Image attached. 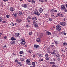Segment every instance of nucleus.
<instances>
[{"mask_svg": "<svg viewBox=\"0 0 67 67\" xmlns=\"http://www.w3.org/2000/svg\"><path fill=\"white\" fill-rule=\"evenodd\" d=\"M61 10H63L65 12H67V10L65 8V6L64 5H62L61 7Z\"/></svg>", "mask_w": 67, "mask_h": 67, "instance_id": "obj_1", "label": "nucleus"}, {"mask_svg": "<svg viewBox=\"0 0 67 67\" xmlns=\"http://www.w3.org/2000/svg\"><path fill=\"white\" fill-rule=\"evenodd\" d=\"M61 27H62V26L58 25L56 26V29L57 31H60L61 30Z\"/></svg>", "mask_w": 67, "mask_h": 67, "instance_id": "obj_2", "label": "nucleus"}, {"mask_svg": "<svg viewBox=\"0 0 67 67\" xmlns=\"http://www.w3.org/2000/svg\"><path fill=\"white\" fill-rule=\"evenodd\" d=\"M34 14L36 15H38L39 16L40 15V13L38 12L37 10L35 11L34 12Z\"/></svg>", "mask_w": 67, "mask_h": 67, "instance_id": "obj_3", "label": "nucleus"}, {"mask_svg": "<svg viewBox=\"0 0 67 67\" xmlns=\"http://www.w3.org/2000/svg\"><path fill=\"white\" fill-rule=\"evenodd\" d=\"M60 25H61L63 26H65L67 24L66 23L64 22H61L60 23Z\"/></svg>", "mask_w": 67, "mask_h": 67, "instance_id": "obj_4", "label": "nucleus"}, {"mask_svg": "<svg viewBox=\"0 0 67 67\" xmlns=\"http://www.w3.org/2000/svg\"><path fill=\"white\" fill-rule=\"evenodd\" d=\"M17 64H18V65H20V66H23V64H21V62L17 61Z\"/></svg>", "mask_w": 67, "mask_h": 67, "instance_id": "obj_5", "label": "nucleus"}, {"mask_svg": "<svg viewBox=\"0 0 67 67\" xmlns=\"http://www.w3.org/2000/svg\"><path fill=\"white\" fill-rule=\"evenodd\" d=\"M34 47L35 48H40V46L37 45L35 44L34 45Z\"/></svg>", "mask_w": 67, "mask_h": 67, "instance_id": "obj_6", "label": "nucleus"}, {"mask_svg": "<svg viewBox=\"0 0 67 67\" xmlns=\"http://www.w3.org/2000/svg\"><path fill=\"white\" fill-rule=\"evenodd\" d=\"M16 21L17 22H18V23H20V22H21V21L22 20L21 19H17Z\"/></svg>", "mask_w": 67, "mask_h": 67, "instance_id": "obj_7", "label": "nucleus"}, {"mask_svg": "<svg viewBox=\"0 0 67 67\" xmlns=\"http://www.w3.org/2000/svg\"><path fill=\"white\" fill-rule=\"evenodd\" d=\"M32 19L34 21H37V18L36 17H34L32 18Z\"/></svg>", "mask_w": 67, "mask_h": 67, "instance_id": "obj_8", "label": "nucleus"}, {"mask_svg": "<svg viewBox=\"0 0 67 67\" xmlns=\"http://www.w3.org/2000/svg\"><path fill=\"white\" fill-rule=\"evenodd\" d=\"M51 16L52 19H53L54 20H55L56 17L54 15H53V14L51 15Z\"/></svg>", "mask_w": 67, "mask_h": 67, "instance_id": "obj_9", "label": "nucleus"}, {"mask_svg": "<svg viewBox=\"0 0 67 67\" xmlns=\"http://www.w3.org/2000/svg\"><path fill=\"white\" fill-rule=\"evenodd\" d=\"M11 40V41H16V39H15V38L13 37H12L11 39H10Z\"/></svg>", "mask_w": 67, "mask_h": 67, "instance_id": "obj_10", "label": "nucleus"}, {"mask_svg": "<svg viewBox=\"0 0 67 67\" xmlns=\"http://www.w3.org/2000/svg\"><path fill=\"white\" fill-rule=\"evenodd\" d=\"M40 2H43L45 1V2H47V0H39Z\"/></svg>", "mask_w": 67, "mask_h": 67, "instance_id": "obj_11", "label": "nucleus"}, {"mask_svg": "<svg viewBox=\"0 0 67 67\" xmlns=\"http://www.w3.org/2000/svg\"><path fill=\"white\" fill-rule=\"evenodd\" d=\"M14 9L12 7H11L10 9V11H11V12H13V11H14V10H13Z\"/></svg>", "mask_w": 67, "mask_h": 67, "instance_id": "obj_12", "label": "nucleus"}, {"mask_svg": "<svg viewBox=\"0 0 67 67\" xmlns=\"http://www.w3.org/2000/svg\"><path fill=\"white\" fill-rule=\"evenodd\" d=\"M39 11L40 13H42V12H43V9L42 8H40Z\"/></svg>", "mask_w": 67, "mask_h": 67, "instance_id": "obj_13", "label": "nucleus"}, {"mask_svg": "<svg viewBox=\"0 0 67 67\" xmlns=\"http://www.w3.org/2000/svg\"><path fill=\"white\" fill-rule=\"evenodd\" d=\"M36 41L37 42H41V40H40V38H37L36 39Z\"/></svg>", "mask_w": 67, "mask_h": 67, "instance_id": "obj_14", "label": "nucleus"}, {"mask_svg": "<svg viewBox=\"0 0 67 67\" xmlns=\"http://www.w3.org/2000/svg\"><path fill=\"white\" fill-rule=\"evenodd\" d=\"M49 53H50L52 55H54L55 54V52H49Z\"/></svg>", "mask_w": 67, "mask_h": 67, "instance_id": "obj_15", "label": "nucleus"}, {"mask_svg": "<svg viewBox=\"0 0 67 67\" xmlns=\"http://www.w3.org/2000/svg\"><path fill=\"white\" fill-rule=\"evenodd\" d=\"M34 25L36 27H38V25H37V24H35Z\"/></svg>", "mask_w": 67, "mask_h": 67, "instance_id": "obj_16", "label": "nucleus"}, {"mask_svg": "<svg viewBox=\"0 0 67 67\" xmlns=\"http://www.w3.org/2000/svg\"><path fill=\"white\" fill-rule=\"evenodd\" d=\"M49 63L51 64H52L53 65L55 64V62H50Z\"/></svg>", "mask_w": 67, "mask_h": 67, "instance_id": "obj_17", "label": "nucleus"}, {"mask_svg": "<svg viewBox=\"0 0 67 67\" xmlns=\"http://www.w3.org/2000/svg\"><path fill=\"white\" fill-rule=\"evenodd\" d=\"M30 62H31V60H30V59H27L26 60V63H28Z\"/></svg>", "mask_w": 67, "mask_h": 67, "instance_id": "obj_18", "label": "nucleus"}, {"mask_svg": "<svg viewBox=\"0 0 67 67\" xmlns=\"http://www.w3.org/2000/svg\"><path fill=\"white\" fill-rule=\"evenodd\" d=\"M16 15H17V14L15 13V14H13V16H14L15 18H16Z\"/></svg>", "mask_w": 67, "mask_h": 67, "instance_id": "obj_19", "label": "nucleus"}, {"mask_svg": "<svg viewBox=\"0 0 67 67\" xmlns=\"http://www.w3.org/2000/svg\"><path fill=\"white\" fill-rule=\"evenodd\" d=\"M47 33L48 35H51V33L50 32L48 31L47 32Z\"/></svg>", "mask_w": 67, "mask_h": 67, "instance_id": "obj_20", "label": "nucleus"}, {"mask_svg": "<svg viewBox=\"0 0 67 67\" xmlns=\"http://www.w3.org/2000/svg\"><path fill=\"white\" fill-rule=\"evenodd\" d=\"M23 7H24V8H27V5L26 4H25L24 5Z\"/></svg>", "mask_w": 67, "mask_h": 67, "instance_id": "obj_21", "label": "nucleus"}, {"mask_svg": "<svg viewBox=\"0 0 67 67\" xmlns=\"http://www.w3.org/2000/svg\"><path fill=\"white\" fill-rule=\"evenodd\" d=\"M16 35V36L17 37H19V35H20V34L18 33V34H15Z\"/></svg>", "mask_w": 67, "mask_h": 67, "instance_id": "obj_22", "label": "nucleus"}, {"mask_svg": "<svg viewBox=\"0 0 67 67\" xmlns=\"http://www.w3.org/2000/svg\"><path fill=\"white\" fill-rule=\"evenodd\" d=\"M54 42L55 43V44H56V45H58V44L59 43L58 42L55 41H54Z\"/></svg>", "mask_w": 67, "mask_h": 67, "instance_id": "obj_23", "label": "nucleus"}, {"mask_svg": "<svg viewBox=\"0 0 67 67\" xmlns=\"http://www.w3.org/2000/svg\"><path fill=\"white\" fill-rule=\"evenodd\" d=\"M19 14L20 15H22L23 14L22 13V12L20 11L19 12Z\"/></svg>", "mask_w": 67, "mask_h": 67, "instance_id": "obj_24", "label": "nucleus"}, {"mask_svg": "<svg viewBox=\"0 0 67 67\" xmlns=\"http://www.w3.org/2000/svg\"><path fill=\"white\" fill-rule=\"evenodd\" d=\"M21 40L22 41V42H24V43H25V39H23V38H22L21 39Z\"/></svg>", "mask_w": 67, "mask_h": 67, "instance_id": "obj_25", "label": "nucleus"}, {"mask_svg": "<svg viewBox=\"0 0 67 67\" xmlns=\"http://www.w3.org/2000/svg\"><path fill=\"white\" fill-rule=\"evenodd\" d=\"M55 56H56V57H60V56H59V54H56L55 55Z\"/></svg>", "mask_w": 67, "mask_h": 67, "instance_id": "obj_26", "label": "nucleus"}, {"mask_svg": "<svg viewBox=\"0 0 67 67\" xmlns=\"http://www.w3.org/2000/svg\"><path fill=\"white\" fill-rule=\"evenodd\" d=\"M3 19H2V18L1 17H0V22H1L2 21Z\"/></svg>", "mask_w": 67, "mask_h": 67, "instance_id": "obj_27", "label": "nucleus"}, {"mask_svg": "<svg viewBox=\"0 0 67 67\" xmlns=\"http://www.w3.org/2000/svg\"><path fill=\"white\" fill-rule=\"evenodd\" d=\"M27 64L28 65H31V63L30 62H27Z\"/></svg>", "mask_w": 67, "mask_h": 67, "instance_id": "obj_28", "label": "nucleus"}, {"mask_svg": "<svg viewBox=\"0 0 67 67\" xmlns=\"http://www.w3.org/2000/svg\"><path fill=\"white\" fill-rule=\"evenodd\" d=\"M10 25H12L13 26H14V23H11Z\"/></svg>", "mask_w": 67, "mask_h": 67, "instance_id": "obj_29", "label": "nucleus"}, {"mask_svg": "<svg viewBox=\"0 0 67 67\" xmlns=\"http://www.w3.org/2000/svg\"><path fill=\"white\" fill-rule=\"evenodd\" d=\"M60 57H59V58H58V61H60Z\"/></svg>", "mask_w": 67, "mask_h": 67, "instance_id": "obj_30", "label": "nucleus"}, {"mask_svg": "<svg viewBox=\"0 0 67 67\" xmlns=\"http://www.w3.org/2000/svg\"><path fill=\"white\" fill-rule=\"evenodd\" d=\"M23 42H21L20 44H21V45H24V44H25V43H24Z\"/></svg>", "mask_w": 67, "mask_h": 67, "instance_id": "obj_31", "label": "nucleus"}, {"mask_svg": "<svg viewBox=\"0 0 67 67\" xmlns=\"http://www.w3.org/2000/svg\"><path fill=\"white\" fill-rule=\"evenodd\" d=\"M6 17L7 18H9V17H10V15H6Z\"/></svg>", "mask_w": 67, "mask_h": 67, "instance_id": "obj_32", "label": "nucleus"}, {"mask_svg": "<svg viewBox=\"0 0 67 67\" xmlns=\"http://www.w3.org/2000/svg\"><path fill=\"white\" fill-rule=\"evenodd\" d=\"M32 50H30L28 51V52L29 53H30V54H31V52H32Z\"/></svg>", "mask_w": 67, "mask_h": 67, "instance_id": "obj_33", "label": "nucleus"}, {"mask_svg": "<svg viewBox=\"0 0 67 67\" xmlns=\"http://www.w3.org/2000/svg\"><path fill=\"white\" fill-rule=\"evenodd\" d=\"M57 15L58 16H60V13H58Z\"/></svg>", "mask_w": 67, "mask_h": 67, "instance_id": "obj_34", "label": "nucleus"}, {"mask_svg": "<svg viewBox=\"0 0 67 67\" xmlns=\"http://www.w3.org/2000/svg\"><path fill=\"white\" fill-rule=\"evenodd\" d=\"M35 2V1H33V0L31 1V3H34Z\"/></svg>", "mask_w": 67, "mask_h": 67, "instance_id": "obj_35", "label": "nucleus"}, {"mask_svg": "<svg viewBox=\"0 0 67 67\" xmlns=\"http://www.w3.org/2000/svg\"><path fill=\"white\" fill-rule=\"evenodd\" d=\"M20 60L21 61H22L23 62H24V59L23 58L21 59Z\"/></svg>", "mask_w": 67, "mask_h": 67, "instance_id": "obj_36", "label": "nucleus"}, {"mask_svg": "<svg viewBox=\"0 0 67 67\" xmlns=\"http://www.w3.org/2000/svg\"><path fill=\"white\" fill-rule=\"evenodd\" d=\"M32 32H29V35H32Z\"/></svg>", "mask_w": 67, "mask_h": 67, "instance_id": "obj_37", "label": "nucleus"}, {"mask_svg": "<svg viewBox=\"0 0 67 67\" xmlns=\"http://www.w3.org/2000/svg\"><path fill=\"white\" fill-rule=\"evenodd\" d=\"M23 51H20V54H23Z\"/></svg>", "mask_w": 67, "mask_h": 67, "instance_id": "obj_38", "label": "nucleus"}, {"mask_svg": "<svg viewBox=\"0 0 67 67\" xmlns=\"http://www.w3.org/2000/svg\"><path fill=\"white\" fill-rule=\"evenodd\" d=\"M35 62H32V65H34H34H35Z\"/></svg>", "mask_w": 67, "mask_h": 67, "instance_id": "obj_39", "label": "nucleus"}, {"mask_svg": "<svg viewBox=\"0 0 67 67\" xmlns=\"http://www.w3.org/2000/svg\"><path fill=\"white\" fill-rule=\"evenodd\" d=\"M6 46H6V45H4L2 46V47H3V48H5V47H6Z\"/></svg>", "mask_w": 67, "mask_h": 67, "instance_id": "obj_40", "label": "nucleus"}, {"mask_svg": "<svg viewBox=\"0 0 67 67\" xmlns=\"http://www.w3.org/2000/svg\"><path fill=\"white\" fill-rule=\"evenodd\" d=\"M6 38H7V37L6 36H5V37H4V40H5V39H6Z\"/></svg>", "mask_w": 67, "mask_h": 67, "instance_id": "obj_41", "label": "nucleus"}, {"mask_svg": "<svg viewBox=\"0 0 67 67\" xmlns=\"http://www.w3.org/2000/svg\"><path fill=\"white\" fill-rule=\"evenodd\" d=\"M49 20L50 21H51L53 20V19L52 18H49Z\"/></svg>", "mask_w": 67, "mask_h": 67, "instance_id": "obj_42", "label": "nucleus"}, {"mask_svg": "<svg viewBox=\"0 0 67 67\" xmlns=\"http://www.w3.org/2000/svg\"><path fill=\"white\" fill-rule=\"evenodd\" d=\"M15 44V43L14 42H12L11 43V44L12 45H14V44Z\"/></svg>", "mask_w": 67, "mask_h": 67, "instance_id": "obj_43", "label": "nucleus"}, {"mask_svg": "<svg viewBox=\"0 0 67 67\" xmlns=\"http://www.w3.org/2000/svg\"><path fill=\"white\" fill-rule=\"evenodd\" d=\"M48 55L47 54H46L45 55V56L46 57H48Z\"/></svg>", "mask_w": 67, "mask_h": 67, "instance_id": "obj_44", "label": "nucleus"}, {"mask_svg": "<svg viewBox=\"0 0 67 67\" xmlns=\"http://www.w3.org/2000/svg\"><path fill=\"white\" fill-rule=\"evenodd\" d=\"M30 67H35V65H34L33 66L31 65Z\"/></svg>", "mask_w": 67, "mask_h": 67, "instance_id": "obj_45", "label": "nucleus"}, {"mask_svg": "<svg viewBox=\"0 0 67 67\" xmlns=\"http://www.w3.org/2000/svg\"><path fill=\"white\" fill-rule=\"evenodd\" d=\"M26 26L27 27H30V25H27Z\"/></svg>", "mask_w": 67, "mask_h": 67, "instance_id": "obj_46", "label": "nucleus"}, {"mask_svg": "<svg viewBox=\"0 0 67 67\" xmlns=\"http://www.w3.org/2000/svg\"><path fill=\"white\" fill-rule=\"evenodd\" d=\"M51 47H52V48H54V46L53 45H51Z\"/></svg>", "mask_w": 67, "mask_h": 67, "instance_id": "obj_47", "label": "nucleus"}, {"mask_svg": "<svg viewBox=\"0 0 67 67\" xmlns=\"http://www.w3.org/2000/svg\"><path fill=\"white\" fill-rule=\"evenodd\" d=\"M46 60H49V58H47V57L46 58Z\"/></svg>", "mask_w": 67, "mask_h": 67, "instance_id": "obj_48", "label": "nucleus"}, {"mask_svg": "<svg viewBox=\"0 0 67 67\" xmlns=\"http://www.w3.org/2000/svg\"><path fill=\"white\" fill-rule=\"evenodd\" d=\"M42 36H40V35L39 36V38H42Z\"/></svg>", "mask_w": 67, "mask_h": 67, "instance_id": "obj_49", "label": "nucleus"}, {"mask_svg": "<svg viewBox=\"0 0 67 67\" xmlns=\"http://www.w3.org/2000/svg\"><path fill=\"white\" fill-rule=\"evenodd\" d=\"M53 60H54V61H55V60H56V58H53Z\"/></svg>", "mask_w": 67, "mask_h": 67, "instance_id": "obj_50", "label": "nucleus"}, {"mask_svg": "<svg viewBox=\"0 0 67 67\" xmlns=\"http://www.w3.org/2000/svg\"><path fill=\"white\" fill-rule=\"evenodd\" d=\"M33 24H34V25H35V24H36V22L35 21H34L33 22Z\"/></svg>", "mask_w": 67, "mask_h": 67, "instance_id": "obj_51", "label": "nucleus"}, {"mask_svg": "<svg viewBox=\"0 0 67 67\" xmlns=\"http://www.w3.org/2000/svg\"><path fill=\"white\" fill-rule=\"evenodd\" d=\"M64 33V32H61L60 33V34H63Z\"/></svg>", "mask_w": 67, "mask_h": 67, "instance_id": "obj_52", "label": "nucleus"}, {"mask_svg": "<svg viewBox=\"0 0 67 67\" xmlns=\"http://www.w3.org/2000/svg\"><path fill=\"white\" fill-rule=\"evenodd\" d=\"M3 1L4 2H6V1H8V0H3Z\"/></svg>", "mask_w": 67, "mask_h": 67, "instance_id": "obj_53", "label": "nucleus"}, {"mask_svg": "<svg viewBox=\"0 0 67 67\" xmlns=\"http://www.w3.org/2000/svg\"><path fill=\"white\" fill-rule=\"evenodd\" d=\"M39 56L40 57H42V55L41 54H40Z\"/></svg>", "mask_w": 67, "mask_h": 67, "instance_id": "obj_54", "label": "nucleus"}, {"mask_svg": "<svg viewBox=\"0 0 67 67\" xmlns=\"http://www.w3.org/2000/svg\"><path fill=\"white\" fill-rule=\"evenodd\" d=\"M63 44L65 45H67V43H64Z\"/></svg>", "mask_w": 67, "mask_h": 67, "instance_id": "obj_55", "label": "nucleus"}, {"mask_svg": "<svg viewBox=\"0 0 67 67\" xmlns=\"http://www.w3.org/2000/svg\"><path fill=\"white\" fill-rule=\"evenodd\" d=\"M57 11L56 10H55L54 11V12H57Z\"/></svg>", "mask_w": 67, "mask_h": 67, "instance_id": "obj_56", "label": "nucleus"}, {"mask_svg": "<svg viewBox=\"0 0 67 67\" xmlns=\"http://www.w3.org/2000/svg\"><path fill=\"white\" fill-rule=\"evenodd\" d=\"M52 66L53 67H56V65H52Z\"/></svg>", "mask_w": 67, "mask_h": 67, "instance_id": "obj_57", "label": "nucleus"}, {"mask_svg": "<svg viewBox=\"0 0 67 67\" xmlns=\"http://www.w3.org/2000/svg\"><path fill=\"white\" fill-rule=\"evenodd\" d=\"M63 34H64L65 35H66V33L65 32H63Z\"/></svg>", "mask_w": 67, "mask_h": 67, "instance_id": "obj_58", "label": "nucleus"}, {"mask_svg": "<svg viewBox=\"0 0 67 67\" xmlns=\"http://www.w3.org/2000/svg\"><path fill=\"white\" fill-rule=\"evenodd\" d=\"M32 0H28V1L29 2H31L32 1Z\"/></svg>", "mask_w": 67, "mask_h": 67, "instance_id": "obj_59", "label": "nucleus"}, {"mask_svg": "<svg viewBox=\"0 0 67 67\" xmlns=\"http://www.w3.org/2000/svg\"><path fill=\"white\" fill-rule=\"evenodd\" d=\"M41 36H43V34H40V35Z\"/></svg>", "mask_w": 67, "mask_h": 67, "instance_id": "obj_60", "label": "nucleus"}, {"mask_svg": "<svg viewBox=\"0 0 67 67\" xmlns=\"http://www.w3.org/2000/svg\"><path fill=\"white\" fill-rule=\"evenodd\" d=\"M53 52H56V50H55V49H54V50H53Z\"/></svg>", "mask_w": 67, "mask_h": 67, "instance_id": "obj_61", "label": "nucleus"}, {"mask_svg": "<svg viewBox=\"0 0 67 67\" xmlns=\"http://www.w3.org/2000/svg\"><path fill=\"white\" fill-rule=\"evenodd\" d=\"M18 60L16 59L15 61V62H18Z\"/></svg>", "mask_w": 67, "mask_h": 67, "instance_id": "obj_62", "label": "nucleus"}, {"mask_svg": "<svg viewBox=\"0 0 67 67\" xmlns=\"http://www.w3.org/2000/svg\"><path fill=\"white\" fill-rule=\"evenodd\" d=\"M41 61H42H42H43V59H41Z\"/></svg>", "mask_w": 67, "mask_h": 67, "instance_id": "obj_63", "label": "nucleus"}, {"mask_svg": "<svg viewBox=\"0 0 67 67\" xmlns=\"http://www.w3.org/2000/svg\"><path fill=\"white\" fill-rule=\"evenodd\" d=\"M65 7L67 8V4H66L65 5Z\"/></svg>", "mask_w": 67, "mask_h": 67, "instance_id": "obj_64", "label": "nucleus"}]
</instances>
